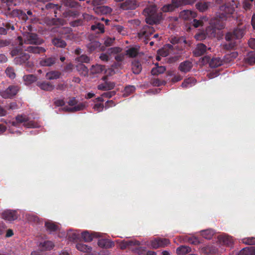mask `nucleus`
Returning a JSON list of instances; mask_svg holds the SVG:
<instances>
[{
    "instance_id": "f257e3e1",
    "label": "nucleus",
    "mask_w": 255,
    "mask_h": 255,
    "mask_svg": "<svg viewBox=\"0 0 255 255\" xmlns=\"http://www.w3.org/2000/svg\"><path fill=\"white\" fill-rule=\"evenodd\" d=\"M240 3L237 0H232L229 3L222 5L220 7L219 18L217 17L212 19L210 22V25L207 28L206 31L199 32L195 35L197 40H203L206 37H213L216 36L217 30L224 27L223 21L228 17L232 16L236 18V14L239 11Z\"/></svg>"
},
{
    "instance_id": "f03ea898",
    "label": "nucleus",
    "mask_w": 255,
    "mask_h": 255,
    "mask_svg": "<svg viewBox=\"0 0 255 255\" xmlns=\"http://www.w3.org/2000/svg\"><path fill=\"white\" fill-rule=\"evenodd\" d=\"M119 246L122 250L128 249L138 255H143V248L140 246L139 242L134 240H123L120 243Z\"/></svg>"
},
{
    "instance_id": "7ed1b4c3",
    "label": "nucleus",
    "mask_w": 255,
    "mask_h": 255,
    "mask_svg": "<svg viewBox=\"0 0 255 255\" xmlns=\"http://www.w3.org/2000/svg\"><path fill=\"white\" fill-rule=\"evenodd\" d=\"M23 40L21 36H18L17 38L20 46H22L23 43L27 44L38 45L42 44L44 42V40L35 33L24 32L23 33Z\"/></svg>"
},
{
    "instance_id": "20e7f679",
    "label": "nucleus",
    "mask_w": 255,
    "mask_h": 255,
    "mask_svg": "<svg viewBox=\"0 0 255 255\" xmlns=\"http://www.w3.org/2000/svg\"><path fill=\"white\" fill-rule=\"evenodd\" d=\"M244 33L243 30L241 29H236L233 33H228L226 35V40L228 43L224 45L225 48L227 49L233 48L236 44L235 39L241 38Z\"/></svg>"
},
{
    "instance_id": "39448f33",
    "label": "nucleus",
    "mask_w": 255,
    "mask_h": 255,
    "mask_svg": "<svg viewBox=\"0 0 255 255\" xmlns=\"http://www.w3.org/2000/svg\"><path fill=\"white\" fill-rule=\"evenodd\" d=\"M10 54L12 57L15 56L14 62L17 65L25 63L30 58L29 54L23 52L22 49L19 47L14 48L11 51Z\"/></svg>"
},
{
    "instance_id": "423d86ee",
    "label": "nucleus",
    "mask_w": 255,
    "mask_h": 255,
    "mask_svg": "<svg viewBox=\"0 0 255 255\" xmlns=\"http://www.w3.org/2000/svg\"><path fill=\"white\" fill-rule=\"evenodd\" d=\"M144 13L147 14L145 19L146 22L147 23L150 24L156 23L158 22L160 19L161 16L157 13L156 7L153 4L150 5L149 7L144 9Z\"/></svg>"
},
{
    "instance_id": "0eeeda50",
    "label": "nucleus",
    "mask_w": 255,
    "mask_h": 255,
    "mask_svg": "<svg viewBox=\"0 0 255 255\" xmlns=\"http://www.w3.org/2000/svg\"><path fill=\"white\" fill-rule=\"evenodd\" d=\"M19 88L16 85H10L4 90L0 91V95L4 99L12 98L18 93Z\"/></svg>"
},
{
    "instance_id": "6e6552de",
    "label": "nucleus",
    "mask_w": 255,
    "mask_h": 255,
    "mask_svg": "<svg viewBox=\"0 0 255 255\" xmlns=\"http://www.w3.org/2000/svg\"><path fill=\"white\" fill-rule=\"evenodd\" d=\"M6 14L10 17H17L19 20L25 22L28 19V16L22 10L14 9L10 11L8 7L6 11Z\"/></svg>"
},
{
    "instance_id": "1a4fd4ad",
    "label": "nucleus",
    "mask_w": 255,
    "mask_h": 255,
    "mask_svg": "<svg viewBox=\"0 0 255 255\" xmlns=\"http://www.w3.org/2000/svg\"><path fill=\"white\" fill-rule=\"evenodd\" d=\"M122 51V49L119 47H114L108 49L106 53H102L100 58L102 61L107 62L109 60V55L119 53Z\"/></svg>"
},
{
    "instance_id": "9d476101",
    "label": "nucleus",
    "mask_w": 255,
    "mask_h": 255,
    "mask_svg": "<svg viewBox=\"0 0 255 255\" xmlns=\"http://www.w3.org/2000/svg\"><path fill=\"white\" fill-rule=\"evenodd\" d=\"M87 48L88 51L90 53L97 50L98 49L102 51H105L106 49V47L104 46H102L101 43L98 41H91L87 44Z\"/></svg>"
},
{
    "instance_id": "9b49d317",
    "label": "nucleus",
    "mask_w": 255,
    "mask_h": 255,
    "mask_svg": "<svg viewBox=\"0 0 255 255\" xmlns=\"http://www.w3.org/2000/svg\"><path fill=\"white\" fill-rule=\"evenodd\" d=\"M218 243L221 245L230 247L233 243V240L231 237L223 234L218 236Z\"/></svg>"
},
{
    "instance_id": "f8f14e48",
    "label": "nucleus",
    "mask_w": 255,
    "mask_h": 255,
    "mask_svg": "<svg viewBox=\"0 0 255 255\" xmlns=\"http://www.w3.org/2000/svg\"><path fill=\"white\" fill-rule=\"evenodd\" d=\"M1 217L5 220L11 221L17 219L18 215L16 211L7 210L2 213Z\"/></svg>"
},
{
    "instance_id": "ddd939ff",
    "label": "nucleus",
    "mask_w": 255,
    "mask_h": 255,
    "mask_svg": "<svg viewBox=\"0 0 255 255\" xmlns=\"http://www.w3.org/2000/svg\"><path fill=\"white\" fill-rule=\"evenodd\" d=\"M173 46L171 44H167L165 45L162 49L158 51V56H156V60L159 61L160 60V56L166 57L172 51Z\"/></svg>"
},
{
    "instance_id": "4468645a",
    "label": "nucleus",
    "mask_w": 255,
    "mask_h": 255,
    "mask_svg": "<svg viewBox=\"0 0 255 255\" xmlns=\"http://www.w3.org/2000/svg\"><path fill=\"white\" fill-rule=\"evenodd\" d=\"M57 57L55 56H52L49 57H45L42 58L39 64L41 66L50 67L54 65L57 61Z\"/></svg>"
},
{
    "instance_id": "2eb2a0df",
    "label": "nucleus",
    "mask_w": 255,
    "mask_h": 255,
    "mask_svg": "<svg viewBox=\"0 0 255 255\" xmlns=\"http://www.w3.org/2000/svg\"><path fill=\"white\" fill-rule=\"evenodd\" d=\"M120 7L123 10L134 9L136 7V3L134 0H127L121 4Z\"/></svg>"
},
{
    "instance_id": "dca6fc26",
    "label": "nucleus",
    "mask_w": 255,
    "mask_h": 255,
    "mask_svg": "<svg viewBox=\"0 0 255 255\" xmlns=\"http://www.w3.org/2000/svg\"><path fill=\"white\" fill-rule=\"evenodd\" d=\"M25 51L33 54H40L46 52L44 47L38 46H29L25 48Z\"/></svg>"
},
{
    "instance_id": "f3484780",
    "label": "nucleus",
    "mask_w": 255,
    "mask_h": 255,
    "mask_svg": "<svg viewBox=\"0 0 255 255\" xmlns=\"http://www.w3.org/2000/svg\"><path fill=\"white\" fill-rule=\"evenodd\" d=\"M94 10L98 14H108L112 11V9L110 7L105 5L94 7Z\"/></svg>"
},
{
    "instance_id": "a211bd4d",
    "label": "nucleus",
    "mask_w": 255,
    "mask_h": 255,
    "mask_svg": "<svg viewBox=\"0 0 255 255\" xmlns=\"http://www.w3.org/2000/svg\"><path fill=\"white\" fill-rule=\"evenodd\" d=\"M197 16L196 13L194 11L190 10H185L180 12V16L185 19L189 20L192 18L196 17Z\"/></svg>"
},
{
    "instance_id": "6ab92c4d",
    "label": "nucleus",
    "mask_w": 255,
    "mask_h": 255,
    "mask_svg": "<svg viewBox=\"0 0 255 255\" xmlns=\"http://www.w3.org/2000/svg\"><path fill=\"white\" fill-rule=\"evenodd\" d=\"M36 85L41 90L46 91H51L54 88V86L49 82H37Z\"/></svg>"
},
{
    "instance_id": "aec40b11",
    "label": "nucleus",
    "mask_w": 255,
    "mask_h": 255,
    "mask_svg": "<svg viewBox=\"0 0 255 255\" xmlns=\"http://www.w3.org/2000/svg\"><path fill=\"white\" fill-rule=\"evenodd\" d=\"M139 48L137 45L130 47L126 51L125 54L129 58H134L138 54Z\"/></svg>"
},
{
    "instance_id": "412c9836",
    "label": "nucleus",
    "mask_w": 255,
    "mask_h": 255,
    "mask_svg": "<svg viewBox=\"0 0 255 255\" xmlns=\"http://www.w3.org/2000/svg\"><path fill=\"white\" fill-rule=\"evenodd\" d=\"M98 246L102 248L109 249L115 246L114 242L108 239H100L98 242Z\"/></svg>"
},
{
    "instance_id": "4be33fe9",
    "label": "nucleus",
    "mask_w": 255,
    "mask_h": 255,
    "mask_svg": "<svg viewBox=\"0 0 255 255\" xmlns=\"http://www.w3.org/2000/svg\"><path fill=\"white\" fill-rule=\"evenodd\" d=\"M180 4V1L178 0H172V4L163 6L162 8V9L164 12L171 11L173 10L175 7L179 6Z\"/></svg>"
},
{
    "instance_id": "5701e85b",
    "label": "nucleus",
    "mask_w": 255,
    "mask_h": 255,
    "mask_svg": "<svg viewBox=\"0 0 255 255\" xmlns=\"http://www.w3.org/2000/svg\"><path fill=\"white\" fill-rule=\"evenodd\" d=\"M45 227L48 232L52 233L59 230V226L52 221H47L45 223Z\"/></svg>"
},
{
    "instance_id": "b1692460",
    "label": "nucleus",
    "mask_w": 255,
    "mask_h": 255,
    "mask_svg": "<svg viewBox=\"0 0 255 255\" xmlns=\"http://www.w3.org/2000/svg\"><path fill=\"white\" fill-rule=\"evenodd\" d=\"M52 43L59 48H65L67 46L66 42L61 37H55L52 40Z\"/></svg>"
},
{
    "instance_id": "393cba45",
    "label": "nucleus",
    "mask_w": 255,
    "mask_h": 255,
    "mask_svg": "<svg viewBox=\"0 0 255 255\" xmlns=\"http://www.w3.org/2000/svg\"><path fill=\"white\" fill-rule=\"evenodd\" d=\"M91 29L97 34L104 33L105 32L104 25L100 22H96L94 24L92 25Z\"/></svg>"
},
{
    "instance_id": "a878e982",
    "label": "nucleus",
    "mask_w": 255,
    "mask_h": 255,
    "mask_svg": "<svg viewBox=\"0 0 255 255\" xmlns=\"http://www.w3.org/2000/svg\"><path fill=\"white\" fill-rule=\"evenodd\" d=\"M46 23L48 25H63L64 24V20L62 18H52L46 19Z\"/></svg>"
},
{
    "instance_id": "bb28decb",
    "label": "nucleus",
    "mask_w": 255,
    "mask_h": 255,
    "mask_svg": "<svg viewBox=\"0 0 255 255\" xmlns=\"http://www.w3.org/2000/svg\"><path fill=\"white\" fill-rule=\"evenodd\" d=\"M54 247V243L50 241H44L39 245V248L41 251H49Z\"/></svg>"
},
{
    "instance_id": "cd10ccee",
    "label": "nucleus",
    "mask_w": 255,
    "mask_h": 255,
    "mask_svg": "<svg viewBox=\"0 0 255 255\" xmlns=\"http://www.w3.org/2000/svg\"><path fill=\"white\" fill-rule=\"evenodd\" d=\"M97 233L90 234L88 231H84L81 234V237L85 242H91L94 237H97Z\"/></svg>"
},
{
    "instance_id": "c85d7f7f",
    "label": "nucleus",
    "mask_w": 255,
    "mask_h": 255,
    "mask_svg": "<svg viewBox=\"0 0 255 255\" xmlns=\"http://www.w3.org/2000/svg\"><path fill=\"white\" fill-rule=\"evenodd\" d=\"M206 51V46L203 44H199L194 51V54L196 56H199L204 54Z\"/></svg>"
},
{
    "instance_id": "c756f323",
    "label": "nucleus",
    "mask_w": 255,
    "mask_h": 255,
    "mask_svg": "<svg viewBox=\"0 0 255 255\" xmlns=\"http://www.w3.org/2000/svg\"><path fill=\"white\" fill-rule=\"evenodd\" d=\"M23 81L25 85H30L35 82L37 78V77L33 74L25 75L23 77Z\"/></svg>"
},
{
    "instance_id": "7c9ffc66",
    "label": "nucleus",
    "mask_w": 255,
    "mask_h": 255,
    "mask_svg": "<svg viewBox=\"0 0 255 255\" xmlns=\"http://www.w3.org/2000/svg\"><path fill=\"white\" fill-rule=\"evenodd\" d=\"M61 73L57 71H52L47 72L46 74V77L48 80L57 79L60 78Z\"/></svg>"
},
{
    "instance_id": "2f4dec72",
    "label": "nucleus",
    "mask_w": 255,
    "mask_h": 255,
    "mask_svg": "<svg viewBox=\"0 0 255 255\" xmlns=\"http://www.w3.org/2000/svg\"><path fill=\"white\" fill-rule=\"evenodd\" d=\"M27 121L28 118L26 116L18 115L15 118V121H12L11 122V125L13 126L16 127L18 124L25 123Z\"/></svg>"
},
{
    "instance_id": "473e14b6",
    "label": "nucleus",
    "mask_w": 255,
    "mask_h": 255,
    "mask_svg": "<svg viewBox=\"0 0 255 255\" xmlns=\"http://www.w3.org/2000/svg\"><path fill=\"white\" fill-rule=\"evenodd\" d=\"M238 255H255V249L254 247H248L242 249Z\"/></svg>"
},
{
    "instance_id": "72a5a7b5",
    "label": "nucleus",
    "mask_w": 255,
    "mask_h": 255,
    "mask_svg": "<svg viewBox=\"0 0 255 255\" xmlns=\"http://www.w3.org/2000/svg\"><path fill=\"white\" fill-rule=\"evenodd\" d=\"M76 247L78 251L83 252L84 253H90L92 251L91 247L88 246L82 243L77 244Z\"/></svg>"
},
{
    "instance_id": "f704fd0d",
    "label": "nucleus",
    "mask_w": 255,
    "mask_h": 255,
    "mask_svg": "<svg viewBox=\"0 0 255 255\" xmlns=\"http://www.w3.org/2000/svg\"><path fill=\"white\" fill-rule=\"evenodd\" d=\"M192 67V63L189 61H185L180 64L179 69L182 72H187L190 71Z\"/></svg>"
},
{
    "instance_id": "c9c22d12",
    "label": "nucleus",
    "mask_w": 255,
    "mask_h": 255,
    "mask_svg": "<svg viewBox=\"0 0 255 255\" xmlns=\"http://www.w3.org/2000/svg\"><path fill=\"white\" fill-rule=\"evenodd\" d=\"M196 80L195 78L191 77L186 79L182 83L181 86L183 88H189L195 84Z\"/></svg>"
},
{
    "instance_id": "e433bc0d",
    "label": "nucleus",
    "mask_w": 255,
    "mask_h": 255,
    "mask_svg": "<svg viewBox=\"0 0 255 255\" xmlns=\"http://www.w3.org/2000/svg\"><path fill=\"white\" fill-rule=\"evenodd\" d=\"M190 252V248L185 246H180L176 250V253L178 255H185Z\"/></svg>"
},
{
    "instance_id": "4c0bfd02",
    "label": "nucleus",
    "mask_w": 255,
    "mask_h": 255,
    "mask_svg": "<svg viewBox=\"0 0 255 255\" xmlns=\"http://www.w3.org/2000/svg\"><path fill=\"white\" fill-rule=\"evenodd\" d=\"M141 69V65L138 61L134 60L132 62V70L134 74H139Z\"/></svg>"
},
{
    "instance_id": "58836bf2",
    "label": "nucleus",
    "mask_w": 255,
    "mask_h": 255,
    "mask_svg": "<svg viewBox=\"0 0 255 255\" xmlns=\"http://www.w3.org/2000/svg\"><path fill=\"white\" fill-rule=\"evenodd\" d=\"M156 67L152 68L151 74L153 75H157L164 72L166 69L164 66H159L157 64H155Z\"/></svg>"
},
{
    "instance_id": "ea45409f",
    "label": "nucleus",
    "mask_w": 255,
    "mask_h": 255,
    "mask_svg": "<svg viewBox=\"0 0 255 255\" xmlns=\"http://www.w3.org/2000/svg\"><path fill=\"white\" fill-rule=\"evenodd\" d=\"M201 252L206 254H212L218 252V251L213 246H206L201 249Z\"/></svg>"
},
{
    "instance_id": "a19ab883",
    "label": "nucleus",
    "mask_w": 255,
    "mask_h": 255,
    "mask_svg": "<svg viewBox=\"0 0 255 255\" xmlns=\"http://www.w3.org/2000/svg\"><path fill=\"white\" fill-rule=\"evenodd\" d=\"M77 69L80 72V73L84 76H86L88 73V68L83 64H79L77 66Z\"/></svg>"
},
{
    "instance_id": "79ce46f5",
    "label": "nucleus",
    "mask_w": 255,
    "mask_h": 255,
    "mask_svg": "<svg viewBox=\"0 0 255 255\" xmlns=\"http://www.w3.org/2000/svg\"><path fill=\"white\" fill-rule=\"evenodd\" d=\"M105 67L101 65H93L90 69L91 72L93 74H97L102 72L104 70Z\"/></svg>"
},
{
    "instance_id": "37998d69",
    "label": "nucleus",
    "mask_w": 255,
    "mask_h": 255,
    "mask_svg": "<svg viewBox=\"0 0 255 255\" xmlns=\"http://www.w3.org/2000/svg\"><path fill=\"white\" fill-rule=\"evenodd\" d=\"M135 88L133 86L129 85V86H126L125 88V89L124 91L123 96L124 97H128V96H129L130 94H131L135 91Z\"/></svg>"
},
{
    "instance_id": "c03bdc74",
    "label": "nucleus",
    "mask_w": 255,
    "mask_h": 255,
    "mask_svg": "<svg viewBox=\"0 0 255 255\" xmlns=\"http://www.w3.org/2000/svg\"><path fill=\"white\" fill-rule=\"evenodd\" d=\"M245 61L250 65L255 64V53H249L245 58Z\"/></svg>"
},
{
    "instance_id": "a18cd8bd",
    "label": "nucleus",
    "mask_w": 255,
    "mask_h": 255,
    "mask_svg": "<svg viewBox=\"0 0 255 255\" xmlns=\"http://www.w3.org/2000/svg\"><path fill=\"white\" fill-rule=\"evenodd\" d=\"M5 73L7 77L11 79H13L15 77V71L13 68L8 67L5 71Z\"/></svg>"
},
{
    "instance_id": "49530a36",
    "label": "nucleus",
    "mask_w": 255,
    "mask_h": 255,
    "mask_svg": "<svg viewBox=\"0 0 255 255\" xmlns=\"http://www.w3.org/2000/svg\"><path fill=\"white\" fill-rule=\"evenodd\" d=\"M201 236L206 239H210L214 234V232L212 230H206L201 232Z\"/></svg>"
},
{
    "instance_id": "de8ad7c7",
    "label": "nucleus",
    "mask_w": 255,
    "mask_h": 255,
    "mask_svg": "<svg viewBox=\"0 0 255 255\" xmlns=\"http://www.w3.org/2000/svg\"><path fill=\"white\" fill-rule=\"evenodd\" d=\"M222 61L220 58H213L210 62V65L212 67H218L221 65Z\"/></svg>"
},
{
    "instance_id": "09e8293b",
    "label": "nucleus",
    "mask_w": 255,
    "mask_h": 255,
    "mask_svg": "<svg viewBox=\"0 0 255 255\" xmlns=\"http://www.w3.org/2000/svg\"><path fill=\"white\" fill-rule=\"evenodd\" d=\"M84 108L85 105L82 103H80L77 105L75 106L72 108H67V110L71 112H74L82 110L84 109Z\"/></svg>"
},
{
    "instance_id": "8fccbe9b",
    "label": "nucleus",
    "mask_w": 255,
    "mask_h": 255,
    "mask_svg": "<svg viewBox=\"0 0 255 255\" xmlns=\"http://www.w3.org/2000/svg\"><path fill=\"white\" fill-rule=\"evenodd\" d=\"M196 8L200 11H204L206 9H207L208 7V5L206 2H198L196 4Z\"/></svg>"
},
{
    "instance_id": "3c124183",
    "label": "nucleus",
    "mask_w": 255,
    "mask_h": 255,
    "mask_svg": "<svg viewBox=\"0 0 255 255\" xmlns=\"http://www.w3.org/2000/svg\"><path fill=\"white\" fill-rule=\"evenodd\" d=\"M243 243L247 245H255V238L249 237L246 238L242 240Z\"/></svg>"
},
{
    "instance_id": "603ef678",
    "label": "nucleus",
    "mask_w": 255,
    "mask_h": 255,
    "mask_svg": "<svg viewBox=\"0 0 255 255\" xmlns=\"http://www.w3.org/2000/svg\"><path fill=\"white\" fill-rule=\"evenodd\" d=\"M115 40V38H111L108 37L106 38L105 41H104V45L105 47H109L112 45H113L114 43Z\"/></svg>"
},
{
    "instance_id": "864d4df0",
    "label": "nucleus",
    "mask_w": 255,
    "mask_h": 255,
    "mask_svg": "<svg viewBox=\"0 0 255 255\" xmlns=\"http://www.w3.org/2000/svg\"><path fill=\"white\" fill-rule=\"evenodd\" d=\"M83 20L82 19H77L70 22V25L72 27H77L82 25L83 24Z\"/></svg>"
},
{
    "instance_id": "5fc2aeb1",
    "label": "nucleus",
    "mask_w": 255,
    "mask_h": 255,
    "mask_svg": "<svg viewBox=\"0 0 255 255\" xmlns=\"http://www.w3.org/2000/svg\"><path fill=\"white\" fill-rule=\"evenodd\" d=\"M77 60L81 63H88L90 61V58L86 55H82L77 58Z\"/></svg>"
},
{
    "instance_id": "6e6d98bb",
    "label": "nucleus",
    "mask_w": 255,
    "mask_h": 255,
    "mask_svg": "<svg viewBox=\"0 0 255 255\" xmlns=\"http://www.w3.org/2000/svg\"><path fill=\"white\" fill-rule=\"evenodd\" d=\"M106 2V0H93L92 4L94 7L100 6Z\"/></svg>"
},
{
    "instance_id": "4d7b16f0",
    "label": "nucleus",
    "mask_w": 255,
    "mask_h": 255,
    "mask_svg": "<svg viewBox=\"0 0 255 255\" xmlns=\"http://www.w3.org/2000/svg\"><path fill=\"white\" fill-rule=\"evenodd\" d=\"M206 20L205 17H203L201 20H197L196 19H194L193 21V25L195 27H198L200 25H204V20Z\"/></svg>"
},
{
    "instance_id": "13d9d810",
    "label": "nucleus",
    "mask_w": 255,
    "mask_h": 255,
    "mask_svg": "<svg viewBox=\"0 0 255 255\" xmlns=\"http://www.w3.org/2000/svg\"><path fill=\"white\" fill-rule=\"evenodd\" d=\"M46 8L47 9H52L54 11V13H56V10L58 9L59 7V6L57 4H54L52 3H47L46 6Z\"/></svg>"
},
{
    "instance_id": "bf43d9fd",
    "label": "nucleus",
    "mask_w": 255,
    "mask_h": 255,
    "mask_svg": "<svg viewBox=\"0 0 255 255\" xmlns=\"http://www.w3.org/2000/svg\"><path fill=\"white\" fill-rule=\"evenodd\" d=\"M160 248H163L169 244V241L166 239H159Z\"/></svg>"
},
{
    "instance_id": "052dcab7",
    "label": "nucleus",
    "mask_w": 255,
    "mask_h": 255,
    "mask_svg": "<svg viewBox=\"0 0 255 255\" xmlns=\"http://www.w3.org/2000/svg\"><path fill=\"white\" fill-rule=\"evenodd\" d=\"M151 246L154 249L160 248L159 239H156L151 241Z\"/></svg>"
},
{
    "instance_id": "680f3d73",
    "label": "nucleus",
    "mask_w": 255,
    "mask_h": 255,
    "mask_svg": "<svg viewBox=\"0 0 255 255\" xmlns=\"http://www.w3.org/2000/svg\"><path fill=\"white\" fill-rule=\"evenodd\" d=\"M253 0H245L244 1L243 7L246 10L250 9L251 6V3L253 2Z\"/></svg>"
},
{
    "instance_id": "e2e57ef3",
    "label": "nucleus",
    "mask_w": 255,
    "mask_h": 255,
    "mask_svg": "<svg viewBox=\"0 0 255 255\" xmlns=\"http://www.w3.org/2000/svg\"><path fill=\"white\" fill-rule=\"evenodd\" d=\"M116 95L115 91L106 92L102 94L103 97L110 98Z\"/></svg>"
},
{
    "instance_id": "0e129e2a",
    "label": "nucleus",
    "mask_w": 255,
    "mask_h": 255,
    "mask_svg": "<svg viewBox=\"0 0 255 255\" xmlns=\"http://www.w3.org/2000/svg\"><path fill=\"white\" fill-rule=\"evenodd\" d=\"M68 238L70 241H75L79 239V235L76 233L69 234Z\"/></svg>"
},
{
    "instance_id": "69168bd1",
    "label": "nucleus",
    "mask_w": 255,
    "mask_h": 255,
    "mask_svg": "<svg viewBox=\"0 0 255 255\" xmlns=\"http://www.w3.org/2000/svg\"><path fill=\"white\" fill-rule=\"evenodd\" d=\"M93 109L95 111L98 112H101L104 109V105L103 104H96L94 105Z\"/></svg>"
},
{
    "instance_id": "338daca9",
    "label": "nucleus",
    "mask_w": 255,
    "mask_h": 255,
    "mask_svg": "<svg viewBox=\"0 0 255 255\" xmlns=\"http://www.w3.org/2000/svg\"><path fill=\"white\" fill-rule=\"evenodd\" d=\"M54 105L57 107L63 106L65 105V102L63 99H54Z\"/></svg>"
},
{
    "instance_id": "774afa93",
    "label": "nucleus",
    "mask_w": 255,
    "mask_h": 255,
    "mask_svg": "<svg viewBox=\"0 0 255 255\" xmlns=\"http://www.w3.org/2000/svg\"><path fill=\"white\" fill-rule=\"evenodd\" d=\"M105 84L107 90L113 89L115 87V83L113 82H106Z\"/></svg>"
}]
</instances>
